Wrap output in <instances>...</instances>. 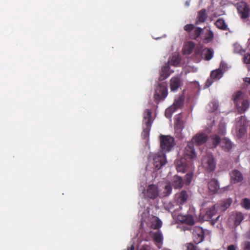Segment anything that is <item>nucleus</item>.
<instances>
[{
    "label": "nucleus",
    "mask_w": 250,
    "mask_h": 250,
    "mask_svg": "<svg viewBox=\"0 0 250 250\" xmlns=\"http://www.w3.org/2000/svg\"><path fill=\"white\" fill-rule=\"evenodd\" d=\"M175 205L169 203L167 208L169 211L171 212L173 218L176 217V212L180 211L182 209V205L185 204L188 198V195L186 190H182L180 193L175 195Z\"/></svg>",
    "instance_id": "nucleus-1"
},
{
    "label": "nucleus",
    "mask_w": 250,
    "mask_h": 250,
    "mask_svg": "<svg viewBox=\"0 0 250 250\" xmlns=\"http://www.w3.org/2000/svg\"><path fill=\"white\" fill-rule=\"evenodd\" d=\"M153 120L152 118V111L151 109H147L144 113L143 123L145 126L142 133L143 139L148 138Z\"/></svg>",
    "instance_id": "nucleus-2"
},
{
    "label": "nucleus",
    "mask_w": 250,
    "mask_h": 250,
    "mask_svg": "<svg viewBox=\"0 0 250 250\" xmlns=\"http://www.w3.org/2000/svg\"><path fill=\"white\" fill-rule=\"evenodd\" d=\"M220 205L216 204L210 208H207L206 212L202 216V218L204 221H209L210 223L212 225H214L218 221L220 216H218L215 219H211L219 211V208H220Z\"/></svg>",
    "instance_id": "nucleus-3"
},
{
    "label": "nucleus",
    "mask_w": 250,
    "mask_h": 250,
    "mask_svg": "<svg viewBox=\"0 0 250 250\" xmlns=\"http://www.w3.org/2000/svg\"><path fill=\"white\" fill-rule=\"evenodd\" d=\"M175 145L173 137L169 135L160 136V146L163 152H169Z\"/></svg>",
    "instance_id": "nucleus-4"
},
{
    "label": "nucleus",
    "mask_w": 250,
    "mask_h": 250,
    "mask_svg": "<svg viewBox=\"0 0 250 250\" xmlns=\"http://www.w3.org/2000/svg\"><path fill=\"white\" fill-rule=\"evenodd\" d=\"M184 29L188 33L190 39L197 41L203 31L201 28L195 27L193 24H186L184 26Z\"/></svg>",
    "instance_id": "nucleus-5"
},
{
    "label": "nucleus",
    "mask_w": 250,
    "mask_h": 250,
    "mask_svg": "<svg viewBox=\"0 0 250 250\" xmlns=\"http://www.w3.org/2000/svg\"><path fill=\"white\" fill-rule=\"evenodd\" d=\"M202 164L205 169L208 172L213 171L216 166V163L213 155L208 154L202 160Z\"/></svg>",
    "instance_id": "nucleus-6"
},
{
    "label": "nucleus",
    "mask_w": 250,
    "mask_h": 250,
    "mask_svg": "<svg viewBox=\"0 0 250 250\" xmlns=\"http://www.w3.org/2000/svg\"><path fill=\"white\" fill-rule=\"evenodd\" d=\"M167 95V89L165 84L159 83L157 86L154 95V99L159 102L164 100Z\"/></svg>",
    "instance_id": "nucleus-7"
},
{
    "label": "nucleus",
    "mask_w": 250,
    "mask_h": 250,
    "mask_svg": "<svg viewBox=\"0 0 250 250\" xmlns=\"http://www.w3.org/2000/svg\"><path fill=\"white\" fill-rule=\"evenodd\" d=\"M153 165L155 168L159 169L167 163L166 158L163 152L153 155Z\"/></svg>",
    "instance_id": "nucleus-8"
},
{
    "label": "nucleus",
    "mask_w": 250,
    "mask_h": 250,
    "mask_svg": "<svg viewBox=\"0 0 250 250\" xmlns=\"http://www.w3.org/2000/svg\"><path fill=\"white\" fill-rule=\"evenodd\" d=\"M192 235L193 241L197 244L202 242L204 239V231L201 227H195L193 230Z\"/></svg>",
    "instance_id": "nucleus-9"
},
{
    "label": "nucleus",
    "mask_w": 250,
    "mask_h": 250,
    "mask_svg": "<svg viewBox=\"0 0 250 250\" xmlns=\"http://www.w3.org/2000/svg\"><path fill=\"white\" fill-rule=\"evenodd\" d=\"M224 72L220 68L213 70L211 72L210 77L206 82V86L207 87L210 86L213 83V80H219L223 76Z\"/></svg>",
    "instance_id": "nucleus-10"
},
{
    "label": "nucleus",
    "mask_w": 250,
    "mask_h": 250,
    "mask_svg": "<svg viewBox=\"0 0 250 250\" xmlns=\"http://www.w3.org/2000/svg\"><path fill=\"white\" fill-rule=\"evenodd\" d=\"M185 98L183 96L179 97L177 99L175 100L172 105L167 108L165 112L167 116V114H171L174 112L177 109L181 108L184 104Z\"/></svg>",
    "instance_id": "nucleus-11"
},
{
    "label": "nucleus",
    "mask_w": 250,
    "mask_h": 250,
    "mask_svg": "<svg viewBox=\"0 0 250 250\" xmlns=\"http://www.w3.org/2000/svg\"><path fill=\"white\" fill-rule=\"evenodd\" d=\"M174 219H177V221H179L182 223H184L188 225H193L195 221L194 218L192 215L187 214L183 215L181 214H177L176 213V217Z\"/></svg>",
    "instance_id": "nucleus-12"
},
{
    "label": "nucleus",
    "mask_w": 250,
    "mask_h": 250,
    "mask_svg": "<svg viewBox=\"0 0 250 250\" xmlns=\"http://www.w3.org/2000/svg\"><path fill=\"white\" fill-rule=\"evenodd\" d=\"M159 192L158 187L154 184H151L147 188L146 196L151 199H155L159 196Z\"/></svg>",
    "instance_id": "nucleus-13"
},
{
    "label": "nucleus",
    "mask_w": 250,
    "mask_h": 250,
    "mask_svg": "<svg viewBox=\"0 0 250 250\" xmlns=\"http://www.w3.org/2000/svg\"><path fill=\"white\" fill-rule=\"evenodd\" d=\"M184 154L185 157H187V158L191 159L196 157V154L193 142L190 141L188 142L187 145L185 148Z\"/></svg>",
    "instance_id": "nucleus-14"
},
{
    "label": "nucleus",
    "mask_w": 250,
    "mask_h": 250,
    "mask_svg": "<svg viewBox=\"0 0 250 250\" xmlns=\"http://www.w3.org/2000/svg\"><path fill=\"white\" fill-rule=\"evenodd\" d=\"M182 85V80L179 77H173L170 80V89L172 92H176Z\"/></svg>",
    "instance_id": "nucleus-15"
},
{
    "label": "nucleus",
    "mask_w": 250,
    "mask_h": 250,
    "mask_svg": "<svg viewBox=\"0 0 250 250\" xmlns=\"http://www.w3.org/2000/svg\"><path fill=\"white\" fill-rule=\"evenodd\" d=\"M230 181L233 184L241 182L243 179V175L241 171L237 169H234L230 173Z\"/></svg>",
    "instance_id": "nucleus-16"
},
{
    "label": "nucleus",
    "mask_w": 250,
    "mask_h": 250,
    "mask_svg": "<svg viewBox=\"0 0 250 250\" xmlns=\"http://www.w3.org/2000/svg\"><path fill=\"white\" fill-rule=\"evenodd\" d=\"M208 139V136L203 133L196 134L192 139L191 142L197 146H200L205 143Z\"/></svg>",
    "instance_id": "nucleus-17"
},
{
    "label": "nucleus",
    "mask_w": 250,
    "mask_h": 250,
    "mask_svg": "<svg viewBox=\"0 0 250 250\" xmlns=\"http://www.w3.org/2000/svg\"><path fill=\"white\" fill-rule=\"evenodd\" d=\"M238 10L242 19H246L250 16V8L246 3H241L238 7Z\"/></svg>",
    "instance_id": "nucleus-18"
},
{
    "label": "nucleus",
    "mask_w": 250,
    "mask_h": 250,
    "mask_svg": "<svg viewBox=\"0 0 250 250\" xmlns=\"http://www.w3.org/2000/svg\"><path fill=\"white\" fill-rule=\"evenodd\" d=\"M208 188L211 194H215L220 189L218 180L215 178L211 179L208 183Z\"/></svg>",
    "instance_id": "nucleus-19"
},
{
    "label": "nucleus",
    "mask_w": 250,
    "mask_h": 250,
    "mask_svg": "<svg viewBox=\"0 0 250 250\" xmlns=\"http://www.w3.org/2000/svg\"><path fill=\"white\" fill-rule=\"evenodd\" d=\"M170 66L169 64L165 63V64L162 67L160 72V77L159 80L160 81H163L169 77L170 74Z\"/></svg>",
    "instance_id": "nucleus-20"
},
{
    "label": "nucleus",
    "mask_w": 250,
    "mask_h": 250,
    "mask_svg": "<svg viewBox=\"0 0 250 250\" xmlns=\"http://www.w3.org/2000/svg\"><path fill=\"white\" fill-rule=\"evenodd\" d=\"M208 15L205 9H202L199 11L197 13L196 19L195 24L198 25L201 23L204 22L208 18Z\"/></svg>",
    "instance_id": "nucleus-21"
},
{
    "label": "nucleus",
    "mask_w": 250,
    "mask_h": 250,
    "mask_svg": "<svg viewBox=\"0 0 250 250\" xmlns=\"http://www.w3.org/2000/svg\"><path fill=\"white\" fill-rule=\"evenodd\" d=\"M171 181L172 186L174 188H181L184 185V181L182 178L178 175L174 176Z\"/></svg>",
    "instance_id": "nucleus-22"
},
{
    "label": "nucleus",
    "mask_w": 250,
    "mask_h": 250,
    "mask_svg": "<svg viewBox=\"0 0 250 250\" xmlns=\"http://www.w3.org/2000/svg\"><path fill=\"white\" fill-rule=\"evenodd\" d=\"M222 139L221 136L217 134H212L209 136V141L211 143V147H216L221 144Z\"/></svg>",
    "instance_id": "nucleus-23"
},
{
    "label": "nucleus",
    "mask_w": 250,
    "mask_h": 250,
    "mask_svg": "<svg viewBox=\"0 0 250 250\" xmlns=\"http://www.w3.org/2000/svg\"><path fill=\"white\" fill-rule=\"evenodd\" d=\"M150 235L156 244L162 243L163 236L162 232L158 230L156 231H150Z\"/></svg>",
    "instance_id": "nucleus-24"
},
{
    "label": "nucleus",
    "mask_w": 250,
    "mask_h": 250,
    "mask_svg": "<svg viewBox=\"0 0 250 250\" xmlns=\"http://www.w3.org/2000/svg\"><path fill=\"white\" fill-rule=\"evenodd\" d=\"M221 146L224 151L228 152L232 148V145L229 140L227 138H223L221 140Z\"/></svg>",
    "instance_id": "nucleus-25"
},
{
    "label": "nucleus",
    "mask_w": 250,
    "mask_h": 250,
    "mask_svg": "<svg viewBox=\"0 0 250 250\" xmlns=\"http://www.w3.org/2000/svg\"><path fill=\"white\" fill-rule=\"evenodd\" d=\"M175 163L177 171L184 172L186 171L187 166L185 159H181L177 160Z\"/></svg>",
    "instance_id": "nucleus-26"
},
{
    "label": "nucleus",
    "mask_w": 250,
    "mask_h": 250,
    "mask_svg": "<svg viewBox=\"0 0 250 250\" xmlns=\"http://www.w3.org/2000/svg\"><path fill=\"white\" fill-rule=\"evenodd\" d=\"M195 47V44L192 42H188L184 46L183 48V53L184 54H190Z\"/></svg>",
    "instance_id": "nucleus-27"
},
{
    "label": "nucleus",
    "mask_w": 250,
    "mask_h": 250,
    "mask_svg": "<svg viewBox=\"0 0 250 250\" xmlns=\"http://www.w3.org/2000/svg\"><path fill=\"white\" fill-rule=\"evenodd\" d=\"M250 102L247 100H244L242 101V105L236 106L239 113L242 114L244 113L250 106Z\"/></svg>",
    "instance_id": "nucleus-28"
},
{
    "label": "nucleus",
    "mask_w": 250,
    "mask_h": 250,
    "mask_svg": "<svg viewBox=\"0 0 250 250\" xmlns=\"http://www.w3.org/2000/svg\"><path fill=\"white\" fill-rule=\"evenodd\" d=\"M243 93L241 91L239 90L234 93L232 98L235 105L238 106L239 102L243 99Z\"/></svg>",
    "instance_id": "nucleus-29"
},
{
    "label": "nucleus",
    "mask_w": 250,
    "mask_h": 250,
    "mask_svg": "<svg viewBox=\"0 0 250 250\" xmlns=\"http://www.w3.org/2000/svg\"><path fill=\"white\" fill-rule=\"evenodd\" d=\"M172 186L170 183H167L164 188V190L162 193L160 194V196L165 197L169 196L172 192Z\"/></svg>",
    "instance_id": "nucleus-30"
},
{
    "label": "nucleus",
    "mask_w": 250,
    "mask_h": 250,
    "mask_svg": "<svg viewBox=\"0 0 250 250\" xmlns=\"http://www.w3.org/2000/svg\"><path fill=\"white\" fill-rule=\"evenodd\" d=\"M215 24L219 29L222 30H226L228 29L227 25L223 19H218L215 22Z\"/></svg>",
    "instance_id": "nucleus-31"
},
{
    "label": "nucleus",
    "mask_w": 250,
    "mask_h": 250,
    "mask_svg": "<svg viewBox=\"0 0 250 250\" xmlns=\"http://www.w3.org/2000/svg\"><path fill=\"white\" fill-rule=\"evenodd\" d=\"M181 62V59L179 56H173L167 64L173 66H178Z\"/></svg>",
    "instance_id": "nucleus-32"
},
{
    "label": "nucleus",
    "mask_w": 250,
    "mask_h": 250,
    "mask_svg": "<svg viewBox=\"0 0 250 250\" xmlns=\"http://www.w3.org/2000/svg\"><path fill=\"white\" fill-rule=\"evenodd\" d=\"M244 219V214L241 212H237L235 216V225H239L241 222Z\"/></svg>",
    "instance_id": "nucleus-33"
},
{
    "label": "nucleus",
    "mask_w": 250,
    "mask_h": 250,
    "mask_svg": "<svg viewBox=\"0 0 250 250\" xmlns=\"http://www.w3.org/2000/svg\"><path fill=\"white\" fill-rule=\"evenodd\" d=\"M162 225L161 221L158 218L151 223V228L154 229H159Z\"/></svg>",
    "instance_id": "nucleus-34"
},
{
    "label": "nucleus",
    "mask_w": 250,
    "mask_h": 250,
    "mask_svg": "<svg viewBox=\"0 0 250 250\" xmlns=\"http://www.w3.org/2000/svg\"><path fill=\"white\" fill-rule=\"evenodd\" d=\"M220 206L219 208V210L220 209L221 211H225L227 208H228L231 202L229 200L224 201L223 203L220 204L218 203Z\"/></svg>",
    "instance_id": "nucleus-35"
},
{
    "label": "nucleus",
    "mask_w": 250,
    "mask_h": 250,
    "mask_svg": "<svg viewBox=\"0 0 250 250\" xmlns=\"http://www.w3.org/2000/svg\"><path fill=\"white\" fill-rule=\"evenodd\" d=\"M214 34L212 31L209 30L208 33L207 34L206 36L204 38L205 42H210L213 39Z\"/></svg>",
    "instance_id": "nucleus-36"
},
{
    "label": "nucleus",
    "mask_w": 250,
    "mask_h": 250,
    "mask_svg": "<svg viewBox=\"0 0 250 250\" xmlns=\"http://www.w3.org/2000/svg\"><path fill=\"white\" fill-rule=\"evenodd\" d=\"M213 51L211 49L207 48L205 53V59L210 60L213 57Z\"/></svg>",
    "instance_id": "nucleus-37"
},
{
    "label": "nucleus",
    "mask_w": 250,
    "mask_h": 250,
    "mask_svg": "<svg viewBox=\"0 0 250 250\" xmlns=\"http://www.w3.org/2000/svg\"><path fill=\"white\" fill-rule=\"evenodd\" d=\"M193 176V173L192 172H190L188 173L185 177V181L186 184L189 185L191 182L192 177Z\"/></svg>",
    "instance_id": "nucleus-38"
},
{
    "label": "nucleus",
    "mask_w": 250,
    "mask_h": 250,
    "mask_svg": "<svg viewBox=\"0 0 250 250\" xmlns=\"http://www.w3.org/2000/svg\"><path fill=\"white\" fill-rule=\"evenodd\" d=\"M242 206L244 208L246 209H250V200L247 198H245L243 200Z\"/></svg>",
    "instance_id": "nucleus-39"
},
{
    "label": "nucleus",
    "mask_w": 250,
    "mask_h": 250,
    "mask_svg": "<svg viewBox=\"0 0 250 250\" xmlns=\"http://www.w3.org/2000/svg\"><path fill=\"white\" fill-rule=\"evenodd\" d=\"M187 250H196V247L191 243H188L187 244Z\"/></svg>",
    "instance_id": "nucleus-40"
},
{
    "label": "nucleus",
    "mask_w": 250,
    "mask_h": 250,
    "mask_svg": "<svg viewBox=\"0 0 250 250\" xmlns=\"http://www.w3.org/2000/svg\"><path fill=\"white\" fill-rule=\"evenodd\" d=\"M244 62L247 64H250V54H247L244 58Z\"/></svg>",
    "instance_id": "nucleus-41"
},
{
    "label": "nucleus",
    "mask_w": 250,
    "mask_h": 250,
    "mask_svg": "<svg viewBox=\"0 0 250 250\" xmlns=\"http://www.w3.org/2000/svg\"><path fill=\"white\" fill-rule=\"evenodd\" d=\"M234 51L236 53H242V49L241 47L238 44H234Z\"/></svg>",
    "instance_id": "nucleus-42"
},
{
    "label": "nucleus",
    "mask_w": 250,
    "mask_h": 250,
    "mask_svg": "<svg viewBox=\"0 0 250 250\" xmlns=\"http://www.w3.org/2000/svg\"><path fill=\"white\" fill-rule=\"evenodd\" d=\"M239 122H241L240 125L242 126H244L246 122V118L244 116H241L240 118Z\"/></svg>",
    "instance_id": "nucleus-43"
},
{
    "label": "nucleus",
    "mask_w": 250,
    "mask_h": 250,
    "mask_svg": "<svg viewBox=\"0 0 250 250\" xmlns=\"http://www.w3.org/2000/svg\"><path fill=\"white\" fill-rule=\"evenodd\" d=\"M244 250H250V242H245L244 243Z\"/></svg>",
    "instance_id": "nucleus-44"
},
{
    "label": "nucleus",
    "mask_w": 250,
    "mask_h": 250,
    "mask_svg": "<svg viewBox=\"0 0 250 250\" xmlns=\"http://www.w3.org/2000/svg\"><path fill=\"white\" fill-rule=\"evenodd\" d=\"M151 247L149 245L143 246L139 250H150Z\"/></svg>",
    "instance_id": "nucleus-45"
},
{
    "label": "nucleus",
    "mask_w": 250,
    "mask_h": 250,
    "mask_svg": "<svg viewBox=\"0 0 250 250\" xmlns=\"http://www.w3.org/2000/svg\"><path fill=\"white\" fill-rule=\"evenodd\" d=\"M218 133L221 136H223L225 135L226 130L224 128L221 129L219 128Z\"/></svg>",
    "instance_id": "nucleus-46"
},
{
    "label": "nucleus",
    "mask_w": 250,
    "mask_h": 250,
    "mask_svg": "<svg viewBox=\"0 0 250 250\" xmlns=\"http://www.w3.org/2000/svg\"><path fill=\"white\" fill-rule=\"evenodd\" d=\"M227 250H236V247L234 245H230L228 246Z\"/></svg>",
    "instance_id": "nucleus-47"
},
{
    "label": "nucleus",
    "mask_w": 250,
    "mask_h": 250,
    "mask_svg": "<svg viewBox=\"0 0 250 250\" xmlns=\"http://www.w3.org/2000/svg\"><path fill=\"white\" fill-rule=\"evenodd\" d=\"M210 104H212L213 105L212 111L215 110L218 108V105L215 102H211Z\"/></svg>",
    "instance_id": "nucleus-48"
},
{
    "label": "nucleus",
    "mask_w": 250,
    "mask_h": 250,
    "mask_svg": "<svg viewBox=\"0 0 250 250\" xmlns=\"http://www.w3.org/2000/svg\"><path fill=\"white\" fill-rule=\"evenodd\" d=\"M243 81L245 82L248 83L250 84V78H248V77L245 78H244Z\"/></svg>",
    "instance_id": "nucleus-49"
},
{
    "label": "nucleus",
    "mask_w": 250,
    "mask_h": 250,
    "mask_svg": "<svg viewBox=\"0 0 250 250\" xmlns=\"http://www.w3.org/2000/svg\"><path fill=\"white\" fill-rule=\"evenodd\" d=\"M127 250H134V246L132 245L130 248H128Z\"/></svg>",
    "instance_id": "nucleus-50"
},
{
    "label": "nucleus",
    "mask_w": 250,
    "mask_h": 250,
    "mask_svg": "<svg viewBox=\"0 0 250 250\" xmlns=\"http://www.w3.org/2000/svg\"><path fill=\"white\" fill-rule=\"evenodd\" d=\"M248 237L250 239V230H249V231L248 232Z\"/></svg>",
    "instance_id": "nucleus-51"
},
{
    "label": "nucleus",
    "mask_w": 250,
    "mask_h": 250,
    "mask_svg": "<svg viewBox=\"0 0 250 250\" xmlns=\"http://www.w3.org/2000/svg\"><path fill=\"white\" fill-rule=\"evenodd\" d=\"M224 64L223 62H221V64H220V67L223 68V66H224Z\"/></svg>",
    "instance_id": "nucleus-52"
},
{
    "label": "nucleus",
    "mask_w": 250,
    "mask_h": 250,
    "mask_svg": "<svg viewBox=\"0 0 250 250\" xmlns=\"http://www.w3.org/2000/svg\"><path fill=\"white\" fill-rule=\"evenodd\" d=\"M227 188H227V187H224V188H223V189H224L225 190H226V189H227Z\"/></svg>",
    "instance_id": "nucleus-53"
}]
</instances>
